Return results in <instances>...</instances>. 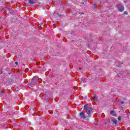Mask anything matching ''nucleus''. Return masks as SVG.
<instances>
[{
    "instance_id": "obj_7",
    "label": "nucleus",
    "mask_w": 130,
    "mask_h": 130,
    "mask_svg": "<svg viewBox=\"0 0 130 130\" xmlns=\"http://www.w3.org/2000/svg\"><path fill=\"white\" fill-rule=\"evenodd\" d=\"M35 2H36V0H29L28 1V3L30 5H33V4H35Z\"/></svg>"
},
{
    "instance_id": "obj_2",
    "label": "nucleus",
    "mask_w": 130,
    "mask_h": 130,
    "mask_svg": "<svg viewBox=\"0 0 130 130\" xmlns=\"http://www.w3.org/2000/svg\"><path fill=\"white\" fill-rule=\"evenodd\" d=\"M39 79L38 76H35L31 80V83L32 85H35L37 83H38Z\"/></svg>"
},
{
    "instance_id": "obj_12",
    "label": "nucleus",
    "mask_w": 130,
    "mask_h": 130,
    "mask_svg": "<svg viewBox=\"0 0 130 130\" xmlns=\"http://www.w3.org/2000/svg\"><path fill=\"white\" fill-rule=\"evenodd\" d=\"M15 64H16V65L19 64V62H18V61H16L15 62Z\"/></svg>"
},
{
    "instance_id": "obj_5",
    "label": "nucleus",
    "mask_w": 130,
    "mask_h": 130,
    "mask_svg": "<svg viewBox=\"0 0 130 130\" xmlns=\"http://www.w3.org/2000/svg\"><path fill=\"white\" fill-rule=\"evenodd\" d=\"M91 99H93L94 101L96 102L98 101V98L97 97V95H96V94H93V96H92Z\"/></svg>"
},
{
    "instance_id": "obj_15",
    "label": "nucleus",
    "mask_w": 130,
    "mask_h": 130,
    "mask_svg": "<svg viewBox=\"0 0 130 130\" xmlns=\"http://www.w3.org/2000/svg\"><path fill=\"white\" fill-rule=\"evenodd\" d=\"M121 109H123V107H121Z\"/></svg>"
},
{
    "instance_id": "obj_10",
    "label": "nucleus",
    "mask_w": 130,
    "mask_h": 130,
    "mask_svg": "<svg viewBox=\"0 0 130 130\" xmlns=\"http://www.w3.org/2000/svg\"><path fill=\"white\" fill-rule=\"evenodd\" d=\"M118 120H119V121H120V120H121V117H120V116H119Z\"/></svg>"
},
{
    "instance_id": "obj_1",
    "label": "nucleus",
    "mask_w": 130,
    "mask_h": 130,
    "mask_svg": "<svg viewBox=\"0 0 130 130\" xmlns=\"http://www.w3.org/2000/svg\"><path fill=\"white\" fill-rule=\"evenodd\" d=\"M84 110H86V113L87 114V117H90L91 113H93V109L91 107V106L86 104L84 106Z\"/></svg>"
},
{
    "instance_id": "obj_6",
    "label": "nucleus",
    "mask_w": 130,
    "mask_h": 130,
    "mask_svg": "<svg viewBox=\"0 0 130 130\" xmlns=\"http://www.w3.org/2000/svg\"><path fill=\"white\" fill-rule=\"evenodd\" d=\"M111 121H112L113 124H117V120L116 119H112Z\"/></svg>"
},
{
    "instance_id": "obj_17",
    "label": "nucleus",
    "mask_w": 130,
    "mask_h": 130,
    "mask_svg": "<svg viewBox=\"0 0 130 130\" xmlns=\"http://www.w3.org/2000/svg\"><path fill=\"white\" fill-rule=\"evenodd\" d=\"M86 120H89V119H86Z\"/></svg>"
},
{
    "instance_id": "obj_11",
    "label": "nucleus",
    "mask_w": 130,
    "mask_h": 130,
    "mask_svg": "<svg viewBox=\"0 0 130 130\" xmlns=\"http://www.w3.org/2000/svg\"><path fill=\"white\" fill-rule=\"evenodd\" d=\"M124 15H127V12L124 11Z\"/></svg>"
},
{
    "instance_id": "obj_14",
    "label": "nucleus",
    "mask_w": 130,
    "mask_h": 130,
    "mask_svg": "<svg viewBox=\"0 0 130 130\" xmlns=\"http://www.w3.org/2000/svg\"><path fill=\"white\" fill-rule=\"evenodd\" d=\"M120 103H121V104H123L124 102H123V101H121V102H120Z\"/></svg>"
},
{
    "instance_id": "obj_3",
    "label": "nucleus",
    "mask_w": 130,
    "mask_h": 130,
    "mask_svg": "<svg viewBox=\"0 0 130 130\" xmlns=\"http://www.w3.org/2000/svg\"><path fill=\"white\" fill-rule=\"evenodd\" d=\"M117 8L119 12H123V11H124V7L121 5L118 4Z\"/></svg>"
},
{
    "instance_id": "obj_8",
    "label": "nucleus",
    "mask_w": 130,
    "mask_h": 130,
    "mask_svg": "<svg viewBox=\"0 0 130 130\" xmlns=\"http://www.w3.org/2000/svg\"><path fill=\"white\" fill-rule=\"evenodd\" d=\"M110 114H111V115H112L113 116H115V114L114 113V111H111Z\"/></svg>"
},
{
    "instance_id": "obj_9",
    "label": "nucleus",
    "mask_w": 130,
    "mask_h": 130,
    "mask_svg": "<svg viewBox=\"0 0 130 130\" xmlns=\"http://www.w3.org/2000/svg\"><path fill=\"white\" fill-rule=\"evenodd\" d=\"M82 82H83V83L85 82V78H82L81 79Z\"/></svg>"
},
{
    "instance_id": "obj_16",
    "label": "nucleus",
    "mask_w": 130,
    "mask_h": 130,
    "mask_svg": "<svg viewBox=\"0 0 130 130\" xmlns=\"http://www.w3.org/2000/svg\"><path fill=\"white\" fill-rule=\"evenodd\" d=\"M79 70H82V68H79Z\"/></svg>"
},
{
    "instance_id": "obj_13",
    "label": "nucleus",
    "mask_w": 130,
    "mask_h": 130,
    "mask_svg": "<svg viewBox=\"0 0 130 130\" xmlns=\"http://www.w3.org/2000/svg\"><path fill=\"white\" fill-rule=\"evenodd\" d=\"M0 96H1V97H3V96H4V94H3V93H1V94H0Z\"/></svg>"
},
{
    "instance_id": "obj_18",
    "label": "nucleus",
    "mask_w": 130,
    "mask_h": 130,
    "mask_svg": "<svg viewBox=\"0 0 130 130\" xmlns=\"http://www.w3.org/2000/svg\"><path fill=\"white\" fill-rule=\"evenodd\" d=\"M82 4H84V3H83Z\"/></svg>"
},
{
    "instance_id": "obj_4",
    "label": "nucleus",
    "mask_w": 130,
    "mask_h": 130,
    "mask_svg": "<svg viewBox=\"0 0 130 130\" xmlns=\"http://www.w3.org/2000/svg\"><path fill=\"white\" fill-rule=\"evenodd\" d=\"M79 116L82 119H85V118H86V117L85 116V113H84V112H80L79 114Z\"/></svg>"
}]
</instances>
